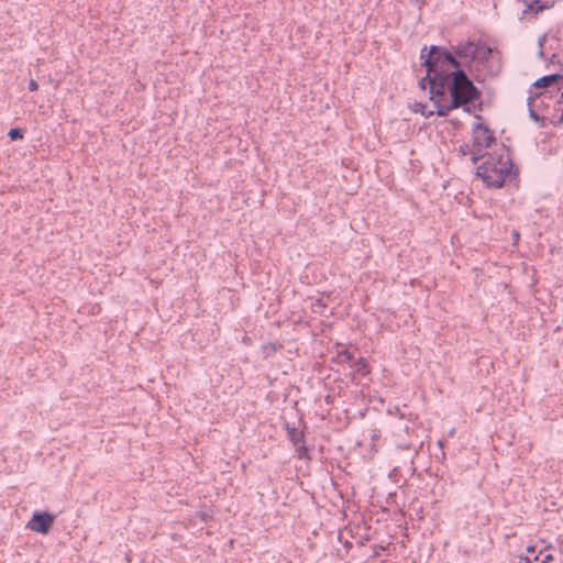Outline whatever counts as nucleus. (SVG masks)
Segmentation results:
<instances>
[{
  "instance_id": "obj_9",
  "label": "nucleus",
  "mask_w": 563,
  "mask_h": 563,
  "mask_svg": "<svg viewBox=\"0 0 563 563\" xmlns=\"http://www.w3.org/2000/svg\"><path fill=\"white\" fill-rule=\"evenodd\" d=\"M437 78L435 76H433V73H429V70H427V74L424 77H422L420 80H419V87L422 89V90H426L427 87L429 88V93H430V100L434 103V100H438V93H435L434 91V84L437 81Z\"/></svg>"
},
{
  "instance_id": "obj_6",
  "label": "nucleus",
  "mask_w": 563,
  "mask_h": 563,
  "mask_svg": "<svg viewBox=\"0 0 563 563\" xmlns=\"http://www.w3.org/2000/svg\"><path fill=\"white\" fill-rule=\"evenodd\" d=\"M476 122L473 123V147L476 152H473V163H476L479 158H484L485 155L482 153L483 148H487L495 141L493 131L482 121L481 117L475 114Z\"/></svg>"
},
{
  "instance_id": "obj_11",
  "label": "nucleus",
  "mask_w": 563,
  "mask_h": 563,
  "mask_svg": "<svg viewBox=\"0 0 563 563\" xmlns=\"http://www.w3.org/2000/svg\"><path fill=\"white\" fill-rule=\"evenodd\" d=\"M287 434H288V439L291 441V443L294 445H296V451L298 452V450H299L298 444L300 442H302V440H303L302 432L294 427L287 426Z\"/></svg>"
},
{
  "instance_id": "obj_23",
  "label": "nucleus",
  "mask_w": 563,
  "mask_h": 563,
  "mask_svg": "<svg viewBox=\"0 0 563 563\" xmlns=\"http://www.w3.org/2000/svg\"><path fill=\"white\" fill-rule=\"evenodd\" d=\"M538 56L542 59H544V51L543 48H539Z\"/></svg>"
},
{
  "instance_id": "obj_16",
  "label": "nucleus",
  "mask_w": 563,
  "mask_h": 563,
  "mask_svg": "<svg viewBox=\"0 0 563 563\" xmlns=\"http://www.w3.org/2000/svg\"><path fill=\"white\" fill-rule=\"evenodd\" d=\"M338 356L342 362L352 361V354L347 350H342Z\"/></svg>"
},
{
  "instance_id": "obj_12",
  "label": "nucleus",
  "mask_w": 563,
  "mask_h": 563,
  "mask_svg": "<svg viewBox=\"0 0 563 563\" xmlns=\"http://www.w3.org/2000/svg\"><path fill=\"white\" fill-rule=\"evenodd\" d=\"M353 368L355 372H358V373H367V364H366V361L364 358H358L354 364H353Z\"/></svg>"
},
{
  "instance_id": "obj_15",
  "label": "nucleus",
  "mask_w": 563,
  "mask_h": 563,
  "mask_svg": "<svg viewBox=\"0 0 563 563\" xmlns=\"http://www.w3.org/2000/svg\"><path fill=\"white\" fill-rule=\"evenodd\" d=\"M459 152L461 153L462 156H466L468 154L473 155V152H476V148L473 147L472 150L467 144H463L459 147Z\"/></svg>"
},
{
  "instance_id": "obj_14",
  "label": "nucleus",
  "mask_w": 563,
  "mask_h": 563,
  "mask_svg": "<svg viewBox=\"0 0 563 563\" xmlns=\"http://www.w3.org/2000/svg\"><path fill=\"white\" fill-rule=\"evenodd\" d=\"M8 136L14 141V140H18V139H22L23 137V130L20 129V128H15V129H11L9 132H8Z\"/></svg>"
},
{
  "instance_id": "obj_17",
  "label": "nucleus",
  "mask_w": 563,
  "mask_h": 563,
  "mask_svg": "<svg viewBox=\"0 0 563 563\" xmlns=\"http://www.w3.org/2000/svg\"><path fill=\"white\" fill-rule=\"evenodd\" d=\"M37 87H38V85H37L36 80L31 79L30 82H29V90L30 91H34V90L37 89Z\"/></svg>"
},
{
  "instance_id": "obj_20",
  "label": "nucleus",
  "mask_w": 563,
  "mask_h": 563,
  "mask_svg": "<svg viewBox=\"0 0 563 563\" xmlns=\"http://www.w3.org/2000/svg\"><path fill=\"white\" fill-rule=\"evenodd\" d=\"M512 241H514V244H517L519 239H520V234L518 231H512Z\"/></svg>"
},
{
  "instance_id": "obj_5",
  "label": "nucleus",
  "mask_w": 563,
  "mask_h": 563,
  "mask_svg": "<svg viewBox=\"0 0 563 563\" xmlns=\"http://www.w3.org/2000/svg\"><path fill=\"white\" fill-rule=\"evenodd\" d=\"M563 89V75L561 74H551L545 75L539 79H537L530 90L529 96L527 97V106H533L536 98L542 97L547 93L552 95L553 92L561 91Z\"/></svg>"
},
{
  "instance_id": "obj_19",
  "label": "nucleus",
  "mask_w": 563,
  "mask_h": 563,
  "mask_svg": "<svg viewBox=\"0 0 563 563\" xmlns=\"http://www.w3.org/2000/svg\"><path fill=\"white\" fill-rule=\"evenodd\" d=\"M518 563H532V559L529 556H519Z\"/></svg>"
},
{
  "instance_id": "obj_4",
  "label": "nucleus",
  "mask_w": 563,
  "mask_h": 563,
  "mask_svg": "<svg viewBox=\"0 0 563 563\" xmlns=\"http://www.w3.org/2000/svg\"><path fill=\"white\" fill-rule=\"evenodd\" d=\"M512 161L509 150L503 146L499 153L489 154L477 167L476 175L488 186L500 188L510 177Z\"/></svg>"
},
{
  "instance_id": "obj_28",
  "label": "nucleus",
  "mask_w": 563,
  "mask_h": 563,
  "mask_svg": "<svg viewBox=\"0 0 563 563\" xmlns=\"http://www.w3.org/2000/svg\"><path fill=\"white\" fill-rule=\"evenodd\" d=\"M561 99L558 101V103H563V91L561 92Z\"/></svg>"
},
{
  "instance_id": "obj_3",
  "label": "nucleus",
  "mask_w": 563,
  "mask_h": 563,
  "mask_svg": "<svg viewBox=\"0 0 563 563\" xmlns=\"http://www.w3.org/2000/svg\"><path fill=\"white\" fill-rule=\"evenodd\" d=\"M420 59L426 70L433 73V76L438 77L434 87H438V91L443 89L442 77L451 73L449 67L453 69L461 68V60L456 59L451 48L444 46L431 45L429 48L424 45L420 51Z\"/></svg>"
},
{
  "instance_id": "obj_18",
  "label": "nucleus",
  "mask_w": 563,
  "mask_h": 563,
  "mask_svg": "<svg viewBox=\"0 0 563 563\" xmlns=\"http://www.w3.org/2000/svg\"><path fill=\"white\" fill-rule=\"evenodd\" d=\"M545 41H547V34H543V35H541V36L539 37V40H538V46H539V48H543V45H544Z\"/></svg>"
},
{
  "instance_id": "obj_13",
  "label": "nucleus",
  "mask_w": 563,
  "mask_h": 563,
  "mask_svg": "<svg viewBox=\"0 0 563 563\" xmlns=\"http://www.w3.org/2000/svg\"><path fill=\"white\" fill-rule=\"evenodd\" d=\"M529 114H530V118L532 120H534L540 126H543L544 125V121H545V118L544 117H540L534 110L533 108H529Z\"/></svg>"
},
{
  "instance_id": "obj_10",
  "label": "nucleus",
  "mask_w": 563,
  "mask_h": 563,
  "mask_svg": "<svg viewBox=\"0 0 563 563\" xmlns=\"http://www.w3.org/2000/svg\"><path fill=\"white\" fill-rule=\"evenodd\" d=\"M415 112H420L424 118H431L433 115L443 118L449 115L450 111L454 108H435V110L431 108H412Z\"/></svg>"
},
{
  "instance_id": "obj_25",
  "label": "nucleus",
  "mask_w": 563,
  "mask_h": 563,
  "mask_svg": "<svg viewBox=\"0 0 563 563\" xmlns=\"http://www.w3.org/2000/svg\"><path fill=\"white\" fill-rule=\"evenodd\" d=\"M408 106H411V103H408ZM412 106L420 107V106H427V104L422 103V102H413Z\"/></svg>"
},
{
  "instance_id": "obj_22",
  "label": "nucleus",
  "mask_w": 563,
  "mask_h": 563,
  "mask_svg": "<svg viewBox=\"0 0 563 563\" xmlns=\"http://www.w3.org/2000/svg\"><path fill=\"white\" fill-rule=\"evenodd\" d=\"M550 60H551L552 64H555V63L560 64L561 63V60L559 59V56L556 54H553L551 56Z\"/></svg>"
},
{
  "instance_id": "obj_7",
  "label": "nucleus",
  "mask_w": 563,
  "mask_h": 563,
  "mask_svg": "<svg viewBox=\"0 0 563 563\" xmlns=\"http://www.w3.org/2000/svg\"><path fill=\"white\" fill-rule=\"evenodd\" d=\"M55 520V516L49 512H35L27 523V528L34 532L46 534Z\"/></svg>"
},
{
  "instance_id": "obj_2",
  "label": "nucleus",
  "mask_w": 563,
  "mask_h": 563,
  "mask_svg": "<svg viewBox=\"0 0 563 563\" xmlns=\"http://www.w3.org/2000/svg\"><path fill=\"white\" fill-rule=\"evenodd\" d=\"M441 84L443 86L441 91L434 88L438 93L434 106H484L481 100L482 90L475 86L463 67L443 76Z\"/></svg>"
},
{
  "instance_id": "obj_26",
  "label": "nucleus",
  "mask_w": 563,
  "mask_h": 563,
  "mask_svg": "<svg viewBox=\"0 0 563 563\" xmlns=\"http://www.w3.org/2000/svg\"><path fill=\"white\" fill-rule=\"evenodd\" d=\"M463 109H464V111H465L466 113L471 114V113H472V109H473V108L467 107V108H463Z\"/></svg>"
},
{
  "instance_id": "obj_27",
  "label": "nucleus",
  "mask_w": 563,
  "mask_h": 563,
  "mask_svg": "<svg viewBox=\"0 0 563 563\" xmlns=\"http://www.w3.org/2000/svg\"><path fill=\"white\" fill-rule=\"evenodd\" d=\"M527 551L533 554V553H534V548H533V547H529V548L527 549Z\"/></svg>"
},
{
  "instance_id": "obj_1",
  "label": "nucleus",
  "mask_w": 563,
  "mask_h": 563,
  "mask_svg": "<svg viewBox=\"0 0 563 563\" xmlns=\"http://www.w3.org/2000/svg\"><path fill=\"white\" fill-rule=\"evenodd\" d=\"M451 51L459 60H467V68L477 71L475 79L484 81L485 76L495 77L501 70V59L498 51L493 49L481 40H466L451 46Z\"/></svg>"
},
{
  "instance_id": "obj_21",
  "label": "nucleus",
  "mask_w": 563,
  "mask_h": 563,
  "mask_svg": "<svg viewBox=\"0 0 563 563\" xmlns=\"http://www.w3.org/2000/svg\"><path fill=\"white\" fill-rule=\"evenodd\" d=\"M314 307H318V308H325L327 305L323 302L322 299H318L316 302H314Z\"/></svg>"
},
{
  "instance_id": "obj_24",
  "label": "nucleus",
  "mask_w": 563,
  "mask_h": 563,
  "mask_svg": "<svg viewBox=\"0 0 563 563\" xmlns=\"http://www.w3.org/2000/svg\"><path fill=\"white\" fill-rule=\"evenodd\" d=\"M551 558L552 556L550 554L545 555L541 563H547Z\"/></svg>"
},
{
  "instance_id": "obj_8",
  "label": "nucleus",
  "mask_w": 563,
  "mask_h": 563,
  "mask_svg": "<svg viewBox=\"0 0 563 563\" xmlns=\"http://www.w3.org/2000/svg\"><path fill=\"white\" fill-rule=\"evenodd\" d=\"M522 2L526 4V8L522 11V16L520 19H523V16L529 13L538 14L545 9H550L553 5V2H542L540 0H531L530 2H528L527 0H522Z\"/></svg>"
}]
</instances>
